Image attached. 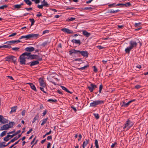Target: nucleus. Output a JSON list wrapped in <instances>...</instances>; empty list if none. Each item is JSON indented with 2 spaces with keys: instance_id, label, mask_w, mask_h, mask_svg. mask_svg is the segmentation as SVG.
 <instances>
[{
  "instance_id": "b1692460",
  "label": "nucleus",
  "mask_w": 148,
  "mask_h": 148,
  "mask_svg": "<svg viewBox=\"0 0 148 148\" xmlns=\"http://www.w3.org/2000/svg\"><path fill=\"white\" fill-rule=\"evenodd\" d=\"M39 115L38 114L34 118L32 122V123H34L36 120H38L39 119Z\"/></svg>"
},
{
  "instance_id": "774afa93",
  "label": "nucleus",
  "mask_w": 148,
  "mask_h": 148,
  "mask_svg": "<svg viewBox=\"0 0 148 148\" xmlns=\"http://www.w3.org/2000/svg\"><path fill=\"white\" fill-rule=\"evenodd\" d=\"M51 130H50V131L48 132H47V133L46 134V135H49L51 134Z\"/></svg>"
},
{
  "instance_id": "bf43d9fd",
  "label": "nucleus",
  "mask_w": 148,
  "mask_h": 148,
  "mask_svg": "<svg viewBox=\"0 0 148 148\" xmlns=\"http://www.w3.org/2000/svg\"><path fill=\"white\" fill-rule=\"evenodd\" d=\"M44 87H40V90L42 91L44 93H46V92L44 90Z\"/></svg>"
},
{
  "instance_id": "473e14b6",
  "label": "nucleus",
  "mask_w": 148,
  "mask_h": 148,
  "mask_svg": "<svg viewBox=\"0 0 148 148\" xmlns=\"http://www.w3.org/2000/svg\"><path fill=\"white\" fill-rule=\"evenodd\" d=\"M6 132H7V131H3L1 134L0 136L1 137H2L4 136L5 135H6Z\"/></svg>"
},
{
  "instance_id": "58836bf2",
  "label": "nucleus",
  "mask_w": 148,
  "mask_h": 148,
  "mask_svg": "<svg viewBox=\"0 0 148 148\" xmlns=\"http://www.w3.org/2000/svg\"><path fill=\"white\" fill-rule=\"evenodd\" d=\"M20 49L19 47H15L12 48V49L13 50L17 51H18L19 49Z\"/></svg>"
},
{
  "instance_id": "79ce46f5",
  "label": "nucleus",
  "mask_w": 148,
  "mask_h": 148,
  "mask_svg": "<svg viewBox=\"0 0 148 148\" xmlns=\"http://www.w3.org/2000/svg\"><path fill=\"white\" fill-rule=\"evenodd\" d=\"M17 139H18L17 138V137H15L14 138L12 139L11 140V142H12V143H13L14 141H15V140H16Z\"/></svg>"
},
{
  "instance_id": "a18cd8bd",
  "label": "nucleus",
  "mask_w": 148,
  "mask_h": 148,
  "mask_svg": "<svg viewBox=\"0 0 148 148\" xmlns=\"http://www.w3.org/2000/svg\"><path fill=\"white\" fill-rule=\"evenodd\" d=\"M119 11V10H111L110 12V13H116L118 12Z\"/></svg>"
},
{
  "instance_id": "6e6552de",
  "label": "nucleus",
  "mask_w": 148,
  "mask_h": 148,
  "mask_svg": "<svg viewBox=\"0 0 148 148\" xmlns=\"http://www.w3.org/2000/svg\"><path fill=\"white\" fill-rule=\"evenodd\" d=\"M97 87L96 85L93 84H91L88 87V89L90 92H92L93 90Z\"/></svg>"
},
{
  "instance_id": "4be33fe9",
  "label": "nucleus",
  "mask_w": 148,
  "mask_h": 148,
  "mask_svg": "<svg viewBox=\"0 0 148 148\" xmlns=\"http://www.w3.org/2000/svg\"><path fill=\"white\" fill-rule=\"evenodd\" d=\"M2 120L1 122V123L3 124H5L6 123H8V120L4 118L3 116V118H2Z\"/></svg>"
},
{
  "instance_id": "6e6d98bb",
  "label": "nucleus",
  "mask_w": 148,
  "mask_h": 148,
  "mask_svg": "<svg viewBox=\"0 0 148 148\" xmlns=\"http://www.w3.org/2000/svg\"><path fill=\"white\" fill-rule=\"evenodd\" d=\"M32 130H33L32 128H31L30 129L29 131L27 132V134H29L32 131Z\"/></svg>"
},
{
  "instance_id": "20e7f679",
  "label": "nucleus",
  "mask_w": 148,
  "mask_h": 148,
  "mask_svg": "<svg viewBox=\"0 0 148 148\" xmlns=\"http://www.w3.org/2000/svg\"><path fill=\"white\" fill-rule=\"evenodd\" d=\"M28 53H30L29 56H28V59H37L38 60L41 61L42 60V58H40L39 56L37 55H32L31 54V53L28 52Z\"/></svg>"
},
{
  "instance_id": "4468645a",
  "label": "nucleus",
  "mask_w": 148,
  "mask_h": 148,
  "mask_svg": "<svg viewBox=\"0 0 148 148\" xmlns=\"http://www.w3.org/2000/svg\"><path fill=\"white\" fill-rule=\"evenodd\" d=\"M125 102H121L120 105L121 107H127L131 102H127L125 103Z\"/></svg>"
},
{
  "instance_id": "72a5a7b5",
  "label": "nucleus",
  "mask_w": 148,
  "mask_h": 148,
  "mask_svg": "<svg viewBox=\"0 0 148 148\" xmlns=\"http://www.w3.org/2000/svg\"><path fill=\"white\" fill-rule=\"evenodd\" d=\"M88 66V65H86V66H84V67H81L80 68H78V69L79 70H84Z\"/></svg>"
},
{
  "instance_id": "37998d69",
  "label": "nucleus",
  "mask_w": 148,
  "mask_h": 148,
  "mask_svg": "<svg viewBox=\"0 0 148 148\" xmlns=\"http://www.w3.org/2000/svg\"><path fill=\"white\" fill-rule=\"evenodd\" d=\"M3 48H10L11 47V46H10L6 45H3Z\"/></svg>"
},
{
  "instance_id": "9b49d317",
  "label": "nucleus",
  "mask_w": 148,
  "mask_h": 148,
  "mask_svg": "<svg viewBox=\"0 0 148 148\" xmlns=\"http://www.w3.org/2000/svg\"><path fill=\"white\" fill-rule=\"evenodd\" d=\"M61 30L67 33L68 34H72L73 33V32L72 31L67 28H65L62 29H61Z\"/></svg>"
},
{
  "instance_id": "0eeeda50",
  "label": "nucleus",
  "mask_w": 148,
  "mask_h": 148,
  "mask_svg": "<svg viewBox=\"0 0 148 148\" xmlns=\"http://www.w3.org/2000/svg\"><path fill=\"white\" fill-rule=\"evenodd\" d=\"M38 81L40 85L41 86L43 87H46V84L43 79L40 78L39 79Z\"/></svg>"
},
{
  "instance_id": "f257e3e1",
  "label": "nucleus",
  "mask_w": 148,
  "mask_h": 148,
  "mask_svg": "<svg viewBox=\"0 0 148 148\" xmlns=\"http://www.w3.org/2000/svg\"><path fill=\"white\" fill-rule=\"evenodd\" d=\"M30 53L28 52H25L21 55L19 57V61L20 63L22 64H25V60L28 59V56H29Z\"/></svg>"
},
{
  "instance_id": "f704fd0d",
  "label": "nucleus",
  "mask_w": 148,
  "mask_h": 148,
  "mask_svg": "<svg viewBox=\"0 0 148 148\" xmlns=\"http://www.w3.org/2000/svg\"><path fill=\"white\" fill-rule=\"evenodd\" d=\"M29 20L30 22H31L32 24H31V26H32L33 25H34V23L35 22V21L34 19L33 18H29Z\"/></svg>"
},
{
  "instance_id": "dca6fc26",
  "label": "nucleus",
  "mask_w": 148,
  "mask_h": 148,
  "mask_svg": "<svg viewBox=\"0 0 148 148\" xmlns=\"http://www.w3.org/2000/svg\"><path fill=\"white\" fill-rule=\"evenodd\" d=\"M101 102H91L90 103V106L91 107H95L98 104H100Z\"/></svg>"
},
{
  "instance_id": "4d7b16f0",
  "label": "nucleus",
  "mask_w": 148,
  "mask_h": 148,
  "mask_svg": "<svg viewBox=\"0 0 148 148\" xmlns=\"http://www.w3.org/2000/svg\"><path fill=\"white\" fill-rule=\"evenodd\" d=\"M140 87L141 86L139 85H137L135 86V88L137 89L140 88Z\"/></svg>"
},
{
  "instance_id": "5fc2aeb1",
  "label": "nucleus",
  "mask_w": 148,
  "mask_h": 148,
  "mask_svg": "<svg viewBox=\"0 0 148 148\" xmlns=\"http://www.w3.org/2000/svg\"><path fill=\"white\" fill-rule=\"evenodd\" d=\"M5 142H3L1 143H0V148H2L3 146L4 145H3V143H5Z\"/></svg>"
},
{
  "instance_id": "39448f33",
  "label": "nucleus",
  "mask_w": 148,
  "mask_h": 148,
  "mask_svg": "<svg viewBox=\"0 0 148 148\" xmlns=\"http://www.w3.org/2000/svg\"><path fill=\"white\" fill-rule=\"evenodd\" d=\"M6 61L8 62L12 60V62L15 63L16 60V58L13 56H9L5 58Z\"/></svg>"
},
{
  "instance_id": "864d4df0",
  "label": "nucleus",
  "mask_w": 148,
  "mask_h": 148,
  "mask_svg": "<svg viewBox=\"0 0 148 148\" xmlns=\"http://www.w3.org/2000/svg\"><path fill=\"white\" fill-rule=\"evenodd\" d=\"M43 6H44L42 4L41 5H38L37 6L40 9H42Z\"/></svg>"
},
{
  "instance_id": "8fccbe9b",
  "label": "nucleus",
  "mask_w": 148,
  "mask_h": 148,
  "mask_svg": "<svg viewBox=\"0 0 148 148\" xmlns=\"http://www.w3.org/2000/svg\"><path fill=\"white\" fill-rule=\"evenodd\" d=\"M110 60H108L107 59L105 60H103L102 62L104 64H105L108 61H110Z\"/></svg>"
},
{
  "instance_id": "393cba45",
  "label": "nucleus",
  "mask_w": 148,
  "mask_h": 148,
  "mask_svg": "<svg viewBox=\"0 0 148 148\" xmlns=\"http://www.w3.org/2000/svg\"><path fill=\"white\" fill-rule=\"evenodd\" d=\"M61 87L62 88V89L65 91H66V92L69 93H72V92H70L69 90H68L67 88H66V87H65L64 86H61Z\"/></svg>"
},
{
  "instance_id": "ddd939ff",
  "label": "nucleus",
  "mask_w": 148,
  "mask_h": 148,
  "mask_svg": "<svg viewBox=\"0 0 148 148\" xmlns=\"http://www.w3.org/2000/svg\"><path fill=\"white\" fill-rule=\"evenodd\" d=\"M34 50V48L33 47H27L25 48V50L27 52H32Z\"/></svg>"
},
{
  "instance_id": "9d476101",
  "label": "nucleus",
  "mask_w": 148,
  "mask_h": 148,
  "mask_svg": "<svg viewBox=\"0 0 148 148\" xmlns=\"http://www.w3.org/2000/svg\"><path fill=\"white\" fill-rule=\"evenodd\" d=\"M8 124H6L3 125L1 127L0 129V131H2L4 130H7L9 129Z\"/></svg>"
},
{
  "instance_id": "7ed1b4c3",
  "label": "nucleus",
  "mask_w": 148,
  "mask_h": 148,
  "mask_svg": "<svg viewBox=\"0 0 148 148\" xmlns=\"http://www.w3.org/2000/svg\"><path fill=\"white\" fill-rule=\"evenodd\" d=\"M133 123L130 119H128L124 124L123 129L127 131L133 125Z\"/></svg>"
},
{
  "instance_id": "69168bd1",
  "label": "nucleus",
  "mask_w": 148,
  "mask_h": 148,
  "mask_svg": "<svg viewBox=\"0 0 148 148\" xmlns=\"http://www.w3.org/2000/svg\"><path fill=\"white\" fill-rule=\"evenodd\" d=\"M47 110H45L43 113L42 116H44L47 113Z\"/></svg>"
},
{
  "instance_id": "e433bc0d",
  "label": "nucleus",
  "mask_w": 148,
  "mask_h": 148,
  "mask_svg": "<svg viewBox=\"0 0 148 148\" xmlns=\"http://www.w3.org/2000/svg\"><path fill=\"white\" fill-rule=\"evenodd\" d=\"M131 5V4L129 3L128 2L126 3L125 4H123V6H125L126 7L130 6Z\"/></svg>"
},
{
  "instance_id": "423d86ee",
  "label": "nucleus",
  "mask_w": 148,
  "mask_h": 148,
  "mask_svg": "<svg viewBox=\"0 0 148 148\" xmlns=\"http://www.w3.org/2000/svg\"><path fill=\"white\" fill-rule=\"evenodd\" d=\"M28 35L29 39L32 38L36 39L39 36V34H29Z\"/></svg>"
},
{
  "instance_id": "f8f14e48",
  "label": "nucleus",
  "mask_w": 148,
  "mask_h": 148,
  "mask_svg": "<svg viewBox=\"0 0 148 148\" xmlns=\"http://www.w3.org/2000/svg\"><path fill=\"white\" fill-rule=\"evenodd\" d=\"M83 34L86 37H89L90 34L86 31L85 30H83L82 31Z\"/></svg>"
},
{
  "instance_id": "49530a36",
  "label": "nucleus",
  "mask_w": 148,
  "mask_h": 148,
  "mask_svg": "<svg viewBox=\"0 0 148 148\" xmlns=\"http://www.w3.org/2000/svg\"><path fill=\"white\" fill-rule=\"evenodd\" d=\"M92 9V8L91 7H86L84 8V10H90Z\"/></svg>"
},
{
  "instance_id": "412c9836",
  "label": "nucleus",
  "mask_w": 148,
  "mask_h": 148,
  "mask_svg": "<svg viewBox=\"0 0 148 148\" xmlns=\"http://www.w3.org/2000/svg\"><path fill=\"white\" fill-rule=\"evenodd\" d=\"M11 137V135L8 134L4 138L3 140L4 141L7 142L10 139L11 137L10 138V137Z\"/></svg>"
},
{
  "instance_id": "7c9ffc66",
  "label": "nucleus",
  "mask_w": 148,
  "mask_h": 148,
  "mask_svg": "<svg viewBox=\"0 0 148 148\" xmlns=\"http://www.w3.org/2000/svg\"><path fill=\"white\" fill-rule=\"evenodd\" d=\"M47 118L44 119L42 120V123L41 124V125H43L47 122Z\"/></svg>"
},
{
  "instance_id": "c756f323",
  "label": "nucleus",
  "mask_w": 148,
  "mask_h": 148,
  "mask_svg": "<svg viewBox=\"0 0 148 148\" xmlns=\"http://www.w3.org/2000/svg\"><path fill=\"white\" fill-rule=\"evenodd\" d=\"M42 4L43 5L45 6H47L48 5L47 2L45 1V0H44L42 2Z\"/></svg>"
},
{
  "instance_id": "c9c22d12",
  "label": "nucleus",
  "mask_w": 148,
  "mask_h": 148,
  "mask_svg": "<svg viewBox=\"0 0 148 148\" xmlns=\"http://www.w3.org/2000/svg\"><path fill=\"white\" fill-rule=\"evenodd\" d=\"M93 114L97 119H98L99 118V116L98 114L94 113Z\"/></svg>"
},
{
  "instance_id": "2eb2a0df",
  "label": "nucleus",
  "mask_w": 148,
  "mask_h": 148,
  "mask_svg": "<svg viewBox=\"0 0 148 148\" xmlns=\"http://www.w3.org/2000/svg\"><path fill=\"white\" fill-rule=\"evenodd\" d=\"M11 110L10 112V114H11L12 112H14L16 111V109H17V106H14L13 107L11 108Z\"/></svg>"
},
{
  "instance_id": "a878e982",
  "label": "nucleus",
  "mask_w": 148,
  "mask_h": 148,
  "mask_svg": "<svg viewBox=\"0 0 148 148\" xmlns=\"http://www.w3.org/2000/svg\"><path fill=\"white\" fill-rule=\"evenodd\" d=\"M88 140H87L86 139V140L84 141L83 142L82 145V147H85V146H86L88 143Z\"/></svg>"
},
{
  "instance_id": "e2e57ef3",
  "label": "nucleus",
  "mask_w": 148,
  "mask_h": 148,
  "mask_svg": "<svg viewBox=\"0 0 148 148\" xmlns=\"http://www.w3.org/2000/svg\"><path fill=\"white\" fill-rule=\"evenodd\" d=\"M71 108H72L73 109L74 111L75 112H76L77 110L73 106H72L71 107Z\"/></svg>"
},
{
  "instance_id": "f03ea898",
  "label": "nucleus",
  "mask_w": 148,
  "mask_h": 148,
  "mask_svg": "<svg viewBox=\"0 0 148 148\" xmlns=\"http://www.w3.org/2000/svg\"><path fill=\"white\" fill-rule=\"evenodd\" d=\"M130 46L126 48L125 51L127 53H129L130 50L133 48L136 47L137 45V43L135 41L131 40L130 42Z\"/></svg>"
},
{
  "instance_id": "ea45409f",
  "label": "nucleus",
  "mask_w": 148,
  "mask_h": 148,
  "mask_svg": "<svg viewBox=\"0 0 148 148\" xmlns=\"http://www.w3.org/2000/svg\"><path fill=\"white\" fill-rule=\"evenodd\" d=\"M48 43V42H45L42 43L41 45L43 47H44Z\"/></svg>"
},
{
  "instance_id": "c03bdc74",
  "label": "nucleus",
  "mask_w": 148,
  "mask_h": 148,
  "mask_svg": "<svg viewBox=\"0 0 148 148\" xmlns=\"http://www.w3.org/2000/svg\"><path fill=\"white\" fill-rule=\"evenodd\" d=\"M75 18L71 17L68 20H67V21H72L75 20Z\"/></svg>"
},
{
  "instance_id": "09e8293b",
  "label": "nucleus",
  "mask_w": 148,
  "mask_h": 148,
  "mask_svg": "<svg viewBox=\"0 0 148 148\" xmlns=\"http://www.w3.org/2000/svg\"><path fill=\"white\" fill-rule=\"evenodd\" d=\"M97 48L99 49H101L105 48L104 47L101 46H97Z\"/></svg>"
},
{
  "instance_id": "f3484780",
  "label": "nucleus",
  "mask_w": 148,
  "mask_h": 148,
  "mask_svg": "<svg viewBox=\"0 0 148 148\" xmlns=\"http://www.w3.org/2000/svg\"><path fill=\"white\" fill-rule=\"evenodd\" d=\"M78 50H76L74 49H72L69 51L70 53V54L71 55L72 54L74 53H77L79 52Z\"/></svg>"
},
{
  "instance_id": "6ab92c4d",
  "label": "nucleus",
  "mask_w": 148,
  "mask_h": 148,
  "mask_svg": "<svg viewBox=\"0 0 148 148\" xmlns=\"http://www.w3.org/2000/svg\"><path fill=\"white\" fill-rule=\"evenodd\" d=\"M26 84H29V85L31 88L33 90L36 91V89L35 86L32 83H27Z\"/></svg>"
},
{
  "instance_id": "c85d7f7f",
  "label": "nucleus",
  "mask_w": 148,
  "mask_h": 148,
  "mask_svg": "<svg viewBox=\"0 0 148 148\" xmlns=\"http://www.w3.org/2000/svg\"><path fill=\"white\" fill-rule=\"evenodd\" d=\"M21 132V131L20 130H19L18 131H17V132H15V133L14 134L12 135H11V138H12L14 136L20 133Z\"/></svg>"
},
{
  "instance_id": "338daca9",
  "label": "nucleus",
  "mask_w": 148,
  "mask_h": 148,
  "mask_svg": "<svg viewBox=\"0 0 148 148\" xmlns=\"http://www.w3.org/2000/svg\"><path fill=\"white\" fill-rule=\"evenodd\" d=\"M49 32V31L48 30H45L43 31L42 34H43L46 33H48Z\"/></svg>"
},
{
  "instance_id": "680f3d73",
  "label": "nucleus",
  "mask_w": 148,
  "mask_h": 148,
  "mask_svg": "<svg viewBox=\"0 0 148 148\" xmlns=\"http://www.w3.org/2000/svg\"><path fill=\"white\" fill-rule=\"evenodd\" d=\"M115 4V3H113L111 4L108 5V6L109 8H111L112 7V6Z\"/></svg>"
},
{
  "instance_id": "cd10ccee",
  "label": "nucleus",
  "mask_w": 148,
  "mask_h": 148,
  "mask_svg": "<svg viewBox=\"0 0 148 148\" xmlns=\"http://www.w3.org/2000/svg\"><path fill=\"white\" fill-rule=\"evenodd\" d=\"M24 1L27 5H32V3L29 0H24Z\"/></svg>"
},
{
  "instance_id": "0e129e2a",
  "label": "nucleus",
  "mask_w": 148,
  "mask_h": 148,
  "mask_svg": "<svg viewBox=\"0 0 148 148\" xmlns=\"http://www.w3.org/2000/svg\"><path fill=\"white\" fill-rule=\"evenodd\" d=\"M117 143L116 142L114 143H113L111 146V147L113 148L114 147L115 145Z\"/></svg>"
},
{
  "instance_id": "1a4fd4ad",
  "label": "nucleus",
  "mask_w": 148,
  "mask_h": 148,
  "mask_svg": "<svg viewBox=\"0 0 148 148\" xmlns=\"http://www.w3.org/2000/svg\"><path fill=\"white\" fill-rule=\"evenodd\" d=\"M79 52L81 53L84 57H88V53L87 51H79Z\"/></svg>"
},
{
  "instance_id": "13d9d810",
  "label": "nucleus",
  "mask_w": 148,
  "mask_h": 148,
  "mask_svg": "<svg viewBox=\"0 0 148 148\" xmlns=\"http://www.w3.org/2000/svg\"><path fill=\"white\" fill-rule=\"evenodd\" d=\"M52 139V136H48L47 137V140H51Z\"/></svg>"
},
{
  "instance_id": "de8ad7c7",
  "label": "nucleus",
  "mask_w": 148,
  "mask_h": 148,
  "mask_svg": "<svg viewBox=\"0 0 148 148\" xmlns=\"http://www.w3.org/2000/svg\"><path fill=\"white\" fill-rule=\"evenodd\" d=\"M7 6H8L7 5H3L2 6L0 7V9H4V8H7Z\"/></svg>"
},
{
  "instance_id": "3c124183",
  "label": "nucleus",
  "mask_w": 148,
  "mask_h": 148,
  "mask_svg": "<svg viewBox=\"0 0 148 148\" xmlns=\"http://www.w3.org/2000/svg\"><path fill=\"white\" fill-rule=\"evenodd\" d=\"M16 34V33H13L12 34L10 35L9 36V37H12V36H15Z\"/></svg>"
},
{
  "instance_id": "2f4dec72",
  "label": "nucleus",
  "mask_w": 148,
  "mask_h": 148,
  "mask_svg": "<svg viewBox=\"0 0 148 148\" xmlns=\"http://www.w3.org/2000/svg\"><path fill=\"white\" fill-rule=\"evenodd\" d=\"M95 144L96 148H99V147L98 145V142L97 140H95Z\"/></svg>"
},
{
  "instance_id": "603ef678",
  "label": "nucleus",
  "mask_w": 148,
  "mask_h": 148,
  "mask_svg": "<svg viewBox=\"0 0 148 148\" xmlns=\"http://www.w3.org/2000/svg\"><path fill=\"white\" fill-rule=\"evenodd\" d=\"M26 112V111L25 110H23L21 112V114L23 116H24L25 115V114Z\"/></svg>"
},
{
  "instance_id": "5701e85b",
  "label": "nucleus",
  "mask_w": 148,
  "mask_h": 148,
  "mask_svg": "<svg viewBox=\"0 0 148 148\" xmlns=\"http://www.w3.org/2000/svg\"><path fill=\"white\" fill-rule=\"evenodd\" d=\"M14 124L15 123L14 122H10L8 124L9 128H12Z\"/></svg>"
},
{
  "instance_id": "a211bd4d",
  "label": "nucleus",
  "mask_w": 148,
  "mask_h": 148,
  "mask_svg": "<svg viewBox=\"0 0 148 148\" xmlns=\"http://www.w3.org/2000/svg\"><path fill=\"white\" fill-rule=\"evenodd\" d=\"M71 42L73 43L78 44L79 45H80L81 44L80 41L79 40H71Z\"/></svg>"
},
{
  "instance_id": "aec40b11",
  "label": "nucleus",
  "mask_w": 148,
  "mask_h": 148,
  "mask_svg": "<svg viewBox=\"0 0 148 148\" xmlns=\"http://www.w3.org/2000/svg\"><path fill=\"white\" fill-rule=\"evenodd\" d=\"M39 63V62L38 60L34 61L31 62L30 66H33L36 65L38 64Z\"/></svg>"
},
{
  "instance_id": "a19ab883",
  "label": "nucleus",
  "mask_w": 148,
  "mask_h": 148,
  "mask_svg": "<svg viewBox=\"0 0 148 148\" xmlns=\"http://www.w3.org/2000/svg\"><path fill=\"white\" fill-rule=\"evenodd\" d=\"M4 44H7L8 45H12V44L11 41H7V42H4Z\"/></svg>"
},
{
  "instance_id": "052dcab7",
  "label": "nucleus",
  "mask_w": 148,
  "mask_h": 148,
  "mask_svg": "<svg viewBox=\"0 0 148 148\" xmlns=\"http://www.w3.org/2000/svg\"><path fill=\"white\" fill-rule=\"evenodd\" d=\"M94 67V71L95 72H97V69L96 67L95 66H93Z\"/></svg>"
},
{
  "instance_id": "4c0bfd02",
  "label": "nucleus",
  "mask_w": 148,
  "mask_h": 148,
  "mask_svg": "<svg viewBox=\"0 0 148 148\" xmlns=\"http://www.w3.org/2000/svg\"><path fill=\"white\" fill-rule=\"evenodd\" d=\"M14 8H20L21 7V5H20V4H17L15 5L14 6Z\"/></svg>"
},
{
  "instance_id": "bb28decb",
  "label": "nucleus",
  "mask_w": 148,
  "mask_h": 148,
  "mask_svg": "<svg viewBox=\"0 0 148 148\" xmlns=\"http://www.w3.org/2000/svg\"><path fill=\"white\" fill-rule=\"evenodd\" d=\"M22 38H25L26 40H29V35L28 34L26 36H22L19 38L20 39H21Z\"/></svg>"
}]
</instances>
